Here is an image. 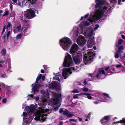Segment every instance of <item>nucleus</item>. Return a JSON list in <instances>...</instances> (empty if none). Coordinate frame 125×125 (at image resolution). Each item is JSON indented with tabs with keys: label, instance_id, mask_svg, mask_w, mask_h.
Wrapping results in <instances>:
<instances>
[{
	"label": "nucleus",
	"instance_id": "obj_1",
	"mask_svg": "<svg viewBox=\"0 0 125 125\" xmlns=\"http://www.w3.org/2000/svg\"><path fill=\"white\" fill-rule=\"evenodd\" d=\"M96 3L95 5L96 9L95 11L91 13L90 16L87 21H85L83 23L80 25L81 31V33L83 34L86 38H89L87 44L88 48L92 47L95 44V42L93 36L95 33L93 29H88L85 26L89 25L90 23L95 21L98 20L106 12L109 6V4L105 5L106 0H95Z\"/></svg>",
	"mask_w": 125,
	"mask_h": 125
},
{
	"label": "nucleus",
	"instance_id": "obj_2",
	"mask_svg": "<svg viewBox=\"0 0 125 125\" xmlns=\"http://www.w3.org/2000/svg\"><path fill=\"white\" fill-rule=\"evenodd\" d=\"M41 92L43 95L41 99L42 102V103L41 101H39L38 102V104L40 107H38V110L35 109L36 108H37V104H36L35 106L31 105L30 106H27L26 107L25 112H23L22 115L23 116V125H29L34 115L35 120L44 121L46 118L47 114L51 112V110L48 109L44 110L43 109L45 106V104L46 103L49 99V93L48 90H47L46 91H44L42 90Z\"/></svg>",
	"mask_w": 125,
	"mask_h": 125
},
{
	"label": "nucleus",
	"instance_id": "obj_3",
	"mask_svg": "<svg viewBox=\"0 0 125 125\" xmlns=\"http://www.w3.org/2000/svg\"><path fill=\"white\" fill-rule=\"evenodd\" d=\"M74 64L71 56L69 54L66 53L65 54L63 66L64 67H69L64 68L63 70L62 74L65 79H66L73 72L77 71L81 69L80 67L73 66Z\"/></svg>",
	"mask_w": 125,
	"mask_h": 125
},
{
	"label": "nucleus",
	"instance_id": "obj_4",
	"mask_svg": "<svg viewBox=\"0 0 125 125\" xmlns=\"http://www.w3.org/2000/svg\"><path fill=\"white\" fill-rule=\"evenodd\" d=\"M79 49L78 45L76 44H74L72 46L70 51V53L72 55L74 61L76 64L80 63L82 60V55L81 52H76Z\"/></svg>",
	"mask_w": 125,
	"mask_h": 125
},
{
	"label": "nucleus",
	"instance_id": "obj_5",
	"mask_svg": "<svg viewBox=\"0 0 125 125\" xmlns=\"http://www.w3.org/2000/svg\"><path fill=\"white\" fill-rule=\"evenodd\" d=\"M95 55V51L93 49L88 50L87 53L84 54L83 58L84 63L85 64L90 63L93 60Z\"/></svg>",
	"mask_w": 125,
	"mask_h": 125
},
{
	"label": "nucleus",
	"instance_id": "obj_6",
	"mask_svg": "<svg viewBox=\"0 0 125 125\" xmlns=\"http://www.w3.org/2000/svg\"><path fill=\"white\" fill-rule=\"evenodd\" d=\"M59 43L61 47L63 49L68 50L72 43V42L68 38L64 37L60 40Z\"/></svg>",
	"mask_w": 125,
	"mask_h": 125
},
{
	"label": "nucleus",
	"instance_id": "obj_7",
	"mask_svg": "<svg viewBox=\"0 0 125 125\" xmlns=\"http://www.w3.org/2000/svg\"><path fill=\"white\" fill-rule=\"evenodd\" d=\"M52 99L51 101V102H52L53 104L54 105H57L54 108V110L56 111L58 110V108L60 107V99L61 97V94L60 93H59L58 94L54 93H52Z\"/></svg>",
	"mask_w": 125,
	"mask_h": 125
},
{
	"label": "nucleus",
	"instance_id": "obj_8",
	"mask_svg": "<svg viewBox=\"0 0 125 125\" xmlns=\"http://www.w3.org/2000/svg\"><path fill=\"white\" fill-rule=\"evenodd\" d=\"M36 11H37V13L38 14V10H36L34 8H30V9H27L26 11L23 12V13L25 17L28 19H30L35 16V12Z\"/></svg>",
	"mask_w": 125,
	"mask_h": 125
},
{
	"label": "nucleus",
	"instance_id": "obj_9",
	"mask_svg": "<svg viewBox=\"0 0 125 125\" xmlns=\"http://www.w3.org/2000/svg\"><path fill=\"white\" fill-rule=\"evenodd\" d=\"M94 78L100 77L103 79L104 78L105 76V73L104 70L102 69H100L98 73H96V72H94L92 75Z\"/></svg>",
	"mask_w": 125,
	"mask_h": 125
},
{
	"label": "nucleus",
	"instance_id": "obj_10",
	"mask_svg": "<svg viewBox=\"0 0 125 125\" xmlns=\"http://www.w3.org/2000/svg\"><path fill=\"white\" fill-rule=\"evenodd\" d=\"M42 76V75L40 74L37 78L36 80V82H35L32 85V86L33 87L32 89L34 93L36 92H37L38 91V89L40 88L43 85H41L40 84H39L37 85L36 84L38 81L41 78Z\"/></svg>",
	"mask_w": 125,
	"mask_h": 125
},
{
	"label": "nucleus",
	"instance_id": "obj_11",
	"mask_svg": "<svg viewBox=\"0 0 125 125\" xmlns=\"http://www.w3.org/2000/svg\"><path fill=\"white\" fill-rule=\"evenodd\" d=\"M46 86L49 88H52L53 89H56L58 91L60 90V85L59 83L54 81H52L50 84H48L46 85Z\"/></svg>",
	"mask_w": 125,
	"mask_h": 125
},
{
	"label": "nucleus",
	"instance_id": "obj_12",
	"mask_svg": "<svg viewBox=\"0 0 125 125\" xmlns=\"http://www.w3.org/2000/svg\"><path fill=\"white\" fill-rule=\"evenodd\" d=\"M77 42L79 45L83 46L86 44V40L84 36L80 35L78 38Z\"/></svg>",
	"mask_w": 125,
	"mask_h": 125
},
{
	"label": "nucleus",
	"instance_id": "obj_13",
	"mask_svg": "<svg viewBox=\"0 0 125 125\" xmlns=\"http://www.w3.org/2000/svg\"><path fill=\"white\" fill-rule=\"evenodd\" d=\"M59 112L60 113H62L63 115L68 117H71L73 116V114L69 112L67 109L61 108L60 109Z\"/></svg>",
	"mask_w": 125,
	"mask_h": 125
},
{
	"label": "nucleus",
	"instance_id": "obj_14",
	"mask_svg": "<svg viewBox=\"0 0 125 125\" xmlns=\"http://www.w3.org/2000/svg\"><path fill=\"white\" fill-rule=\"evenodd\" d=\"M78 30V27H75L73 28V30L70 33L71 34L73 35V37L74 39L77 38L79 33V32Z\"/></svg>",
	"mask_w": 125,
	"mask_h": 125
},
{
	"label": "nucleus",
	"instance_id": "obj_15",
	"mask_svg": "<svg viewBox=\"0 0 125 125\" xmlns=\"http://www.w3.org/2000/svg\"><path fill=\"white\" fill-rule=\"evenodd\" d=\"M25 22L24 23L25 27L23 28V33L24 35L26 36V33L27 32V30L30 26L29 24L27 22L26 20L24 21Z\"/></svg>",
	"mask_w": 125,
	"mask_h": 125
},
{
	"label": "nucleus",
	"instance_id": "obj_16",
	"mask_svg": "<svg viewBox=\"0 0 125 125\" xmlns=\"http://www.w3.org/2000/svg\"><path fill=\"white\" fill-rule=\"evenodd\" d=\"M102 94L103 95L106 97V98L102 100V101L107 102L111 100V98L109 97V95L108 94L105 93H103Z\"/></svg>",
	"mask_w": 125,
	"mask_h": 125
},
{
	"label": "nucleus",
	"instance_id": "obj_17",
	"mask_svg": "<svg viewBox=\"0 0 125 125\" xmlns=\"http://www.w3.org/2000/svg\"><path fill=\"white\" fill-rule=\"evenodd\" d=\"M61 74L59 73H57L54 77H53V79L54 80H58L59 81H62V79L60 75Z\"/></svg>",
	"mask_w": 125,
	"mask_h": 125
},
{
	"label": "nucleus",
	"instance_id": "obj_18",
	"mask_svg": "<svg viewBox=\"0 0 125 125\" xmlns=\"http://www.w3.org/2000/svg\"><path fill=\"white\" fill-rule=\"evenodd\" d=\"M118 52L120 54V57L121 58L124 59L125 58V53H123L122 50L118 49Z\"/></svg>",
	"mask_w": 125,
	"mask_h": 125
},
{
	"label": "nucleus",
	"instance_id": "obj_19",
	"mask_svg": "<svg viewBox=\"0 0 125 125\" xmlns=\"http://www.w3.org/2000/svg\"><path fill=\"white\" fill-rule=\"evenodd\" d=\"M11 26L12 24L10 22H8V24L7 25L4 26V27H5V29H6L7 31H8L9 29H11Z\"/></svg>",
	"mask_w": 125,
	"mask_h": 125
},
{
	"label": "nucleus",
	"instance_id": "obj_20",
	"mask_svg": "<svg viewBox=\"0 0 125 125\" xmlns=\"http://www.w3.org/2000/svg\"><path fill=\"white\" fill-rule=\"evenodd\" d=\"M105 70L106 71L109 70V71H111L112 70L113 71H114L115 69L114 68H112V66L110 67H105Z\"/></svg>",
	"mask_w": 125,
	"mask_h": 125
},
{
	"label": "nucleus",
	"instance_id": "obj_21",
	"mask_svg": "<svg viewBox=\"0 0 125 125\" xmlns=\"http://www.w3.org/2000/svg\"><path fill=\"white\" fill-rule=\"evenodd\" d=\"M6 49L4 48L1 51V53L2 55L5 56L6 53Z\"/></svg>",
	"mask_w": 125,
	"mask_h": 125
},
{
	"label": "nucleus",
	"instance_id": "obj_22",
	"mask_svg": "<svg viewBox=\"0 0 125 125\" xmlns=\"http://www.w3.org/2000/svg\"><path fill=\"white\" fill-rule=\"evenodd\" d=\"M2 85L8 90L10 91L11 90V87L10 86H8L4 84H3Z\"/></svg>",
	"mask_w": 125,
	"mask_h": 125
},
{
	"label": "nucleus",
	"instance_id": "obj_23",
	"mask_svg": "<svg viewBox=\"0 0 125 125\" xmlns=\"http://www.w3.org/2000/svg\"><path fill=\"white\" fill-rule=\"evenodd\" d=\"M110 117V116L108 115L104 117L103 118H104V120H105V122H107Z\"/></svg>",
	"mask_w": 125,
	"mask_h": 125
},
{
	"label": "nucleus",
	"instance_id": "obj_24",
	"mask_svg": "<svg viewBox=\"0 0 125 125\" xmlns=\"http://www.w3.org/2000/svg\"><path fill=\"white\" fill-rule=\"evenodd\" d=\"M33 96V94L28 95L27 97V100H30L31 98H32Z\"/></svg>",
	"mask_w": 125,
	"mask_h": 125
},
{
	"label": "nucleus",
	"instance_id": "obj_25",
	"mask_svg": "<svg viewBox=\"0 0 125 125\" xmlns=\"http://www.w3.org/2000/svg\"><path fill=\"white\" fill-rule=\"evenodd\" d=\"M117 123H123L124 124V125H125V118H123L122 120L120 121L116 122Z\"/></svg>",
	"mask_w": 125,
	"mask_h": 125
},
{
	"label": "nucleus",
	"instance_id": "obj_26",
	"mask_svg": "<svg viewBox=\"0 0 125 125\" xmlns=\"http://www.w3.org/2000/svg\"><path fill=\"white\" fill-rule=\"evenodd\" d=\"M17 29L19 31H22V29L21 28V25H19L17 27Z\"/></svg>",
	"mask_w": 125,
	"mask_h": 125
},
{
	"label": "nucleus",
	"instance_id": "obj_27",
	"mask_svg": "<svg viewBox=\"0 0 125 125\" xmlns=\"http://www.w3.org/2000/svg\"><path fill=\"white\" fill-rule=\"evenodd\" d=\"M81 91L80 89H79V91L77 89H74L73 91H71L72 92L74 93H78L79 92Z\"/></svg>",
	"mask_w": 125,
	"mask_h": 125
},
{
	"label": "nucleus",
	"instance_id": "obj_28",
	"mask_svg": "<svg viewBox=\"0 0 125 125\" xmlns=\"http://www.w3.org/2000/svg\"><path fill=\"white\" fill-rule=\"evenodd\" d=\"M115 67L117 68H120L122 66V64L119 63L118 64H115Z\"/></svg>",
	"mask_w": 125,
	"mask_h": 125
},
{
	"label": "nucleus",
	"instance_id": "obj_29",
	"mask_svg": "<svg viewBox=\"0 0 125 125\" xmlns=\"http://www.w3.org/2000/svg\"><path fill=\"white\" fill-rule=\"evenodd\" d=\"M0 77L3 78L6 77L5 74L4 72H3L2 73H0Z\"/></svg>",
	"mask_w": 125,
	"mask_h": 125
},
{
	"label": "nucleus",
	"instance_id": "obj_30",
	"mask_svg": "<svg viewBox=\"0 0 125 125\" xmlns=\"http://www.w3.org/2000/svg\"><path fill=\"white\" fill-rule=\"evenodd\" d=\"M81 90H82L84 92H86L88 90V89L86 87L82 88L81 89Z\"/></svg>",
	"mask_w": 125,
	"mask_h": 125
},
{
	"label": "nucleus",
	"instance_id": "obj_31",
	"mask_svg": "<svg viewBox=\"0 0 125 125\" xmlns=\"http://www.w3.org/2000/svg\"><path fill=\"white\" fill-rule=\"evenodd\" d=\"M114 56L116 58H118L119 56L117 52H116L114 53Z\"/></svg>",
	"mask_w": 125,
	"mask_h": 125
},
{
	"label": "nucleus",
	"instance_id": "obj_32",
	"mask_svg": "<svg viewBox=\"0 0 125 125\" xmlns=\"http://www.w3.org/2000/svg\"><path fill=\"white\" fill-rule=\"evenodd\" d=\"M9 12L8 11H6L4 13V14L3 15V17L4 16H7L8 15Z\"/></svg>",
	"mask_w": 125,
	"mask_h": 125
},
{
	"label": "nucleus",
	"instance_id": "obj_33",
	"mask_svg": "<svg viewBox=\"0 0 125 125\" xmlns=\"http://www.w3.org/2000/svg\"><path fill=\"white\" fill-rule=\"evenodd\" d=\"M30 1V3H31L32 4H36L37 3V1L36 0H32Z\"/></svg>",
	"mask_w": 125,
	"mask_h": 125
},
{
	"label": "nucleus",
	"instance_id": "obj_34",
	"mask_svg": "<svg viewBox=\"0 0 125 125\" xmlns=\"http://www.w3.org/2000/svg\"><path fill=\"white\" fill-rule=\"evenodd\" d=\"M22 36V34L20 33L18 34L16 37V38L17 39H18L21 38Z\"/></svg>",
	"mask_w": 125,
	"mask_h": 125
},
{
	"label": "nucleus",
	"instance_id": "obj_35",
	"mask_svg": "<svg viewBox=\"0 0 125 125\" xmlns=\"http://www.w3.org/2000/svg\"><path fill=\"white\" fill-rule=\"evenodd\" d=\"M123 42V40L121 39H119L118 40V44L120 45Z\"/></svg>",
	"mask_w": 125,
	"mask_h": 125
},
{
	"label": "nucleus",
	"instance_id": "obj_36",
	"mask_svg": "<svg viewBox=\"0 0 125 125\" xmlns=\"http://www.w3.org/2000/svg\"><path fill=\"white\" fill-rule=\"evenodd\" d=\"M106 122L105 121V120H104V118L101 120V122L103 125H105L106 124Z\"/></svg>",
	"mask_w": 125,
	"mask_h": 125
},
{
	"label": "nucleus",
	"instance_id": "obj_37",
	"mask_svg": "<svg viewBox=\"0 0 125 125\" xmlns=\"http://www.w3.org/2000/svg\"><path fill=\"white\" fill-rule=\"evenodd\" d=\"M11 34V31H9L7 32L6 34V37L7 38H8L9 36Z\"/></svg>",
	"mask_w": 125,
	"mask_h": 125
},
{
	"label": "nucleus",
	"instance_id": "obj_38",
	"mask_svg": "<svg viewBox=\"0 0 125 125\" xmlns=\"http://www.w3.org/2000/svg\"><path fill=\"white\" fill-rule=\"evenodd\" d=\"M99 25H96L95 27L94 28V30H96L99 27Z\"/></svg>",
	"mask_w": 125,
	"mask_h": 125
},
{
	"label": "nucleus",
	"instance_id": "obj_39",
	"mask_svg": "<svg viewBox=\"0 0 125 125\" xmlns=\"http://www.w3.org/2000/svg\"><path fill=\"white\" fill-rule=\"evenodd\" d=\"M87 97L89 99H92L91 94H89L87 95Z\"/></svg>",
	"mask_w": 125,
	"mask_h": 125
},
{
	"label": "nucleus",
	"instance_id": "obj_40",
	"mask_svg": "<svg viewBox=\"0 0 125 125\" xmlns=\"http://www.w3.org/2000/svg\"><path fill=\"white\" fill-rule=\"evenodd\" d=\"M124 49V47L123 46L121 45L119 46L118 47V49L120 50H123Z\"/></svg>",
	"mask_w": 125,
	"mask_h": 125
},
{
	"label": "nucleus",
	"instance_id": "obj_41",
	"mask_svg": "<svg viewBox=\"0 0 125 125\" xmlns=\"http://www.w3.org/2000/svg\"><path fill=\"white\" fill-rule=\"evenodd\" d=\"M79 95L78 94H76L74 95L73 96V98H79L78 97Z\"/></svg>",
	"mask_w": 125,
	"mask_h": 125
},
{
	"label": "nucleus",
	"instance_id": "obj_42",
	"mask_svg": "<svg viewBox=\"0 0 125 125\" xmlns=\"http://www.w3.org/2000/svg\"><path fill=\"white\" fill-rule=\"evenodd\" d=\"M10 66H8V72H10L11 71L10 70Z\"/></svg>",
	"mask_w": 125,
	"mask_h": 125
},
{
	"label": "nucleus",
	"instance_id": "obj_43",
	"mask_svg": "<svg viewBox=\"0 0 125 125\" xmlns=\"http://www.w3.org/2000/svg\"><path fill=\"white\" fill-rule=\"evenodd\" d=\"M3 13V12L2 10L0 11V17L2 16L3 17V15L2 13Z\"/></svg>",
	"mask_w": 125,
	"mask_h": 125
},
{
	"label": "nucleus",
	"instance_id": "obj_44",
	"mask_svg": "<svg viewBox=\"0 0 125 125\" xmlns=\"http://www.w3.org/2000/svg\"><path fill=\"white\" fill-rule=\"evenodd\" d=\"M69 121H73L74 122H77V120H75V119H69Z\"/></svg>",
	"mask_w": 125,
	"mask_h": 125
},
{
	"label": "nucleus",
	"instance_id": "obj_45",
	"mask_svg": "<svg viewBox=\"0 0 125 125\" xmlns=\"http://www.w3.org/2000/svg\"><path fill=\"white\" fill-rule=\"evenodd\" d=\"M7 101V99H4L2 100V102L4 103L6 102Z\"/></svg>",
	"mask_w": 125,
	"mask_h": 125
},
{
	"label": "nucleus",
	"instance_id": "obj_46",
	"mask_svg": "<svg viewBox=\"0 0 125 125\" xmlns=\"http://www.w3.org/2000/svg\"><path fill=\"white\" fill-rule=\"evenodd\" d=\"M5 27H4L3 30L1 32V33L2 34L4 33V32L5 31Z\"/></svg>",
	"mask_w": 125,
	"mask_h": 125
},
{
	"label": "nucleus",
	"instance_id": "obj_47",
	"mask_svg": "<svg viewBox=\"0 0 125 125\" xmlns=\"http://www.w3.org/2000/svg\"><path fill=\"white\" fill-rule=\"evenodd\" d=\"M89 15V14L88 13L87 14L85 15V16L84 17L85 18H87L88 17Z\"/></svg>",
	"mask_w": 125,
	"mask_h": 125
},
{
	"label": "nucleus",
	"instance_id": "obj_48",
	"mask_svg": "<svg viewBox=\"0 0 125 125\" xmlns=\"http://www.w3.org/2000/svg\"><path fill=\"white\" fill-rule=\"evenodd\" d=\"M35 99L36 101H38L39 100V98L38 97H36L35 98Z\"/></svg>",
	"mask_w": 125,
	"mask_h": 125
},
{
	"label": "nucleus",
	"instance_id": "obj_49",
	"mask_svg": "<svg viewBox=\"0 0 125 125\" xmlns=\"http://www.w3.org/2000/svg\"><path fill=\"white\" fill-rule=\"evenodd\" d=\"M12 1L15 4H17V1L16 0H12Z\"/></svg>",
	"mask_w": 125,
	"mask_h": 125
},
{
	"label": "nucleus",
	"instance_id": "obj_50",
	"mask_svg": "<svg viewBox=\"0 0 125 125\" xmlns=\"http://www.w3.org/2000/svg\"><path fill=\"white\" fill-rule=\"evenodd\" d=\"M121 36L122 38L123 39L125 40V36L124 35H122Z\"/></svg>",
	"mask_w": 125,
	"mask_h": 125
},
{
	"label": "nucleus",
	"instance_id": "obj_51",
	"mask_svg": "<svg viewBox=\"0 0 125 125\" xmlns=\"http://www.w3.org/2000/svg\"><path fill=\"white\" fill-rule=\"evenodd\" d=\"M111 2H115L117 0H109Z\"/></svg>",
	"mask_w": 125,
	"mask_h": 125
},
{
	"label": "nucleus",
	"instance_id": "obj_52",
	"mask_svg": "<svg viewBox=\"0 0 125 125\" xmlns=\"http://www.w3.org/2000/svg\"><path fill=\"white\" fill-rule=\"evenodd\" d=\"M93 103L95 104H97L99 103V102L98 101H95Z\"/></svg>",
	"mask_w": 125,
	"mask_h": 125
},
{
	"label": "nucleus",
	"instance_id": "obj_53",
	"mask_svg": "<svg viewBox=\"0 0 125 125\" xmlns=\"http://www.w3.org/2000/svg\"><path fill=\"white\" fill-rule=\"evenodd\" d=\"M121 0H118V3L119 4H121Z\"/></svg>",
	"mask_w": 125,
	"mask_h": 125
},
{
	"label": "nucleus",
	"instance_id": "obj_54",
	"mask_svg": "<svg viewBox=\"0 0 125 125\" xmlns=\"http://www.w3.org/2000/svg\"><path fill=\"white\" fill-rule=\"evenodd\" d=\"M90 113H89V114H88V115L87 116V118H89L90 117Z\"/></svg>",
	"mask_w": 125,
	"mask_h": 125
},
{
	"label": "nucleus",
	"instance_id": "obj_55",
	"mask_svg": "<svg viewBox=\"0 0 125 125\" xmlns=\"http://www.w3.org/2000/svg\"><path fill=\"white\" fill-rule=\"evenodd\" d=\"M88 94H89V93H83V95H87V96Z\"/></svg>",
	"mask_w": 125,
	"mask_h": 125
},
{
	"label": "nucleus",
	"instance_id": "obj_56",
	"mask_svg": "<svg viewBox=\"0 0 125 125\" xmlns=\"http://www.w3.org/2000/svg\"><path fill=\"white\" fill-rule=\"evenodd\" d=\"M63 124V122H62L61 121L59 122V124L60 125H62Z\"/></svg>",
	"mask_w": 125,
	"mask_h": 125
},
{
	"label": "nucleus",
	"instance_id": "obj_57",
	"mask_svg": "<svg viewBox=\"0 0 125 125\" xmlns=\"http://www.w3.org/2000/svg\"><path fill=\"white\" fill-rule=\"evenodd\" d=\"M41 73H43L44 72V70L43 69H42L41 70Z\"/></svg>",
	"mask_w": 125,
	"mask_h": 125
},
{
	"label": "nucleus",
	"instance_id": "obj_58",
	"mask_svg": "<svg viewBox=\"0 0 125 125\" xmlns=\"http://www.w3.org/2000/svg\"><path fill=\"white\" fill-rule=\"evenodd\" d=\"M87 83V82L85 80H84V84L85 85H86Z\"/></svg>",
	"mask_w": 125,
	"mask_h": 125
},
{
	"label": "nucleus",
	"instance_id": "obj_59",
	"mask_svg": "<svg viewBox=\"0 0 125 125\" xmlns=\"http://www.w3.org/2000/svg\"><path fill=\"white\" fill-rule=\"evenodd\" d=\"M93 48L95 50L96 49V47L95 46H94Z\"/></svg>",
	"mask_w": 125,
	"mask_h": 125
},
{
	"label": "nucleus",
	"instance_id": "obj_60",
	"mask_svg": "<svg viewBox=\"0 0 125 125\" xmlns=\"http://www.w3.org/2000/svg\"><path fill=\"white\" fill-rule=\"evenodd\" d=\"M42 80H44L45 79V76H43L42 77Z\"/></svg>",
	"mask_w": 125,
	"mask_h": 125
},
{
	"label": "nucleus",
	"instance_id": "obj_61",
	"mask_svg": "<svg viewBox=\"0 0 125 125\" xmlns=\"http://www.w3.org/2000/svg\"><path fill=\"white\" fill-rule=\"evenodd\" d=\"M79 96L82 95H83V93H81L79 94H78Z\"/></svg>",
	"mask_w": 125,
	"mask_h": 125
},
{
	"label": "nucleus",
	"instance_id": "obj_62",
	"mask_svg": "<svg viewBox=\"0 0 125 125\" xmlns=\"http://www.w3.org/2000/svg\"><path fill=\"white\" fill-rule=\"evenodd\" d=\"M79 118V121H81L82 120V119L80 118Z\"/></svg>",
	"mask_w": 125,
	"mask_h": 125
},
{
	"label": "nucleus",
	"instance_id": "obj_63",
	"mask_svg": "<svg viewBox=\"0 0 125 125\" xmlns=\"http://www.w3.org/2000/svg\"><path fill=\"white\" fill-rule=\"evenodd\" d=\"M83 18H84V17H81V19H80V20H82L83 19Z\"/></svg>",
	"mask_w": 125,
	"mask_h": 125
},
{
	"label": "nucleus",
	"instance_id": "obj_64",
	"mask_svg": "<svg viewBox=\"0 0 125 125\" xmlns=\"http://www.w3.org/2000/svg\"><path fill=\"white\" fill-rule=\"evenodd\" d=\"M90 77L92 78V76L91 74H90Z\"/></svg>",
	"mask_w": 125,
	"mask_h": 125
}]
</instances>
